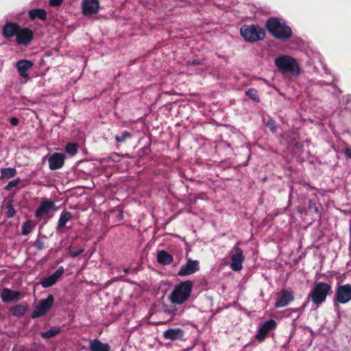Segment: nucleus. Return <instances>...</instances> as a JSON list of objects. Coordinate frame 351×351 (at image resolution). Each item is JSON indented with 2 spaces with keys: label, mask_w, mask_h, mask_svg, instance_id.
<instances>
[{
  "label": "nucleus",
  "mask_w": 351,
  "mask_h": 351,
  "mask_svg": "<svg viewBox=\"0 0 351 351\" xmlns=\"http://www.w3.org/2000/svg\"><path fill=\"white\" fill-rule=\"evenodd\" d=\"M293 291L289 289H282L275 302L276 308H283L287 306L294 300Z\"/></svg>",
  "instance_id": "obj_9"
},
{
  "label": "nucleus",
  "mask_w": 351,
  "mask_h": 351,
  "mask_svg": "<svg viewBox=\"0 0 351 351\" xmlns=\"http://www.w3.org/2000/svg\"><path fill=\"white\" fill-rule=\"evenodd\" d=\"M276 326L277 323L274 319H270L266 321L262 325H261L260 328H258V332L256 335V339L259 341H263L268 333L271 330H274Z\"/></svg>",
  "instance_id": "obj_10"
},
{
  "label": "nucleus",
  "mask_w": 351,
  "mask_h": 351,
  "mask_svg": "<svg viewBox=\"0 0 351 351\" xmlns=\"http://www.w3.org/2000/svg\"><path fill=\"white\" fill-rule=\"evenodd\" d=\"M65 160V156L62 153H54L48 159L49 167L51 170H57L60 169Z\"/></svg>",
  "instance_id": "obj_17"
},
{
  "label": "nucleus",
  "mask_w": 351,
  "mask_h": 351,
  "mask_svg": "<svg viewBox=\"0 0 351 351\" xmlns=\"http://www.w3.org/2000/svg\"><path fill=\"white\" fill-rule=\"evenodd\" d=\"M157 261L162 265H169L173 263V257L167 252L161 250L158 252Z\"/></svg>",
  "instance_id": "obj_22"
},
{
  "label": "nucleus",
  "mask_w": 351,
  "mask_h": 351,
  "mask_svg": "<svg viewBox=\"0 0 351 351\" xmlns=\"http://www.w3.org/2000/svg\"><path fill=\"white\" fill-rule=\"evenodd\" d=\"M245 95L247 96H248L251 99H252L253 101H254L255 102H260V97H259V95H258V92L256 89L255 88H249L246 92H245Z\"/></svg>",
  "instance_id": "obj_29"
},
{
  "label": "nucleus",
  "mask_w": 351,
  "mask_h": 351,
  "mask_svg": "<svg viewBox=\"0 0 351 351\" xmlns=\"http://www.w3.org/2000/svg\"><path fill=\"white\" fill-rule=\"evenodd\" d=\"M132 134L128 131H125L121 136H115L114 139L118 143H124L127 138H131Z\"/></svg>",
  "instance_id": "obj_32"
},
{
  "label": "nucleus",
  "mask_w": 351,
  "mask_h": 351,
  "mask_svg": "<svg viewBox=\"0 0 351 351\" xmlns=\"http://www.w3.org/2000/svg\"><path fill=\"white\" fill-rule=\"evenodd\" d=\"M20 182L21 179L19 178H17L15 180L10 181L8 184L5 186V189L7 191H11L13 188L17 186Z\"/></svg>",
  "instance_id": "obj_34"
},
{
  "label": "nucleus",
  "mask_w": 351,
  "mask_h": 351,
  "mask_svg": "<svg viewBox=\"0 0 351 351\" xmlns=\"http://www.w3.org/2000/svg\"><path fill=\"white\" fill-rule=\"evenodd\" d=\"M6 208L8 209V211L6 212L5 215L8 218H12L14 216L16 211L13 207V201L9 200L6 204Z\"/></svg>",
  "instance_id": "obj_31"
},
{
  "label": "nucleus",
  "mask_w": 351,
  "mask_h": 351,
  "mask_svg": "<svg viewBox=\"0 0 351 351\" xmlns=\"http://www.w3.org/2000/svg\"><path fill=\"white\" fill-rule=\"evenodd\" d=\"M1 179H10L16 174V169L12 167L1 168L0 169Z\"/></svg>",
  "instance_id": "obj_26"
},
{
  "label": "nucleus",
  "mask_w": 351,
  "mask_h": 351,
  "mask_svg": "<svg viewBox=\"0 0 351 351\" xmlns=\"http://www.w3.org/2000/svg\"><path fill=\"white\" fill-rule=\"evenodd\" d=\"M55 206L56 205L53 201L45 199L41 202L39 206L36 210L34 215L37 218H40L53 210Z\"/></svg>",
  "instance_id": "obj_16"
},
{
  "label": "nucleus",
  "mask_w": 351,
  "mask_h": 351,
  "mask_svg": "<svg viewBox=\"0 0 351 351\" xmlns=\"http://www.w3.org/2000/svg\"><path fill=\"white\" fill-rule=\"evenodd\" d=\"M33 65V62L28 60H20L16 62V68L20 76L25 79L29 78V75L27 71L29 70Z\"/></svg>",
  "instance_id": "obj_19"
},
{
  "label": "nucleus",
  "mask_w": 351,
  "mask_h": 351,
  "mask_svg": "<svg viewBox=\"0 0 351 351\" xmlns=\"http://www.w3.org/2000/svg\"><path fill=\"white\" fill-rule=\"evenodd\" d=\"M266 27L274 37L282 40L290 38L293 34L291 29L277 18L269 19L266 22Z\"/></svg>",
  "instance_id": "obj_3"
},
{
  "label": "nucleus",
  "mask_w": 351,
  "mask_h": 351,
  "mask_svg": "<svg viewBox=\"0 0 351 351\" xmlns=\"http://www.w3.org/2000/svg\"><path fill=\"white\" fill-rule=\"evenodd\" d=\"M65 151L71 156H74L77 152V145L74 143H69L66 145Z\"/></svg>",
  "instance_id": "obj_30"
},
{
  "label": "nucleus",
  "mask_w": 351,
  "mask_h": 351,
  "mask_svg": "<svg viewBox=\"0 0 351 351\" xmlns=\"http://www.w3.org/2000/svg\"><path fill=\"white\" fill-rule=\"evenodd\" d=\"M230 268L234 271H239L243 268V263L245 260L243 250L239 247L238 243L234 245L231 251Z\"/></svg>",
  "instance_id": "obj_7"
},
{
  "label": "nucleus",
  "mask_w": 351,
  "mask_h": 351,
  "mask_svg": "<svg viewBox=\"0 0 351 351\" xmlns=\"http://www.w3.org/2000/svg\"><path fill=\"white\" fill-rule=\"evenodd\" d=\"M63 0H49V4L52 7L59 6L62 4Z\"/></svg>",
  "instance_id": "obj_39"
},
{
  "label": "nucleus",
  "mask_w": 351,
  "mask_h": 351,
  "mask_svg": "<svg viewBox=\"0 0 351 351\" xmlns=\"http://www.w3.org/2000/svg\"><path fill=\"white\" fill-rule=\"evenodd\" d=\"M265 124L266 126L269 128L273 133L276 132L277 128L274 119L271 118L268 119Z\"/></svg>",
  "instance_id": "obj_36"
},
{
  "label": "nucleus",
  "mask_w": 351,
  "mask_h": 351,
  "mask_svg": "<svg viewBox=\"0 0 351 351\" xmlns=\"http://www.w3.org/2000/svg\"><path fill=\"white\" fill-rule=\"evenodd\" d=\"M64 269L62 266L58 269L51 275L44 278L40 281V285L43 288H47L53 286L56 283L58 279L64 274Z\"/></svg>",
  "instance_id": "obj_14"
},
{
  "label": "nucleus",
  "mask_w": 351,
  "mask_h": 351,
  "mask_svg": "<svg viewBox=\"0 0 351 351\" xmlns=\"http://www.w3.org/2000/svg\"><path fill=\"white\" fill-rule=\"evenodd\" d=\"M164 312L171 315V317L176 315V307L175 306H168L167 305H163Z\"/></svg>",
  "instance_id": "obj_33"
},
{
  "label": "nucleus",
  "mask_w": 351,
  "mask_h": 351,
  "mask_svg": "<svg viewBox=\"0 0 351 351\" xmlns=\"http://www.w3.org/2000/svg\"><path fill=\"white\" fill-rule=\"evenodd\" d=\"M73 217V215L69 211H63L60 214V218L58 219V226L56 227L57 230H62L66 223L69 221Z\"/></svg>",
  "instance_id": "obj_24"
},
{
  "label": "nucleus",
  "mask_w": 351,
  "mask_h": 351,
  "mask_svg": "<svg viewBox=\"0 0 351 351\" xmlns=\"http://www.w3.org/2000/svg\"><path fill=\"white\" fill-rule=\"evenodd\" d=\"M19 121L16 117H12L10 119V123L13 126H16L19 125Z\"/></svg>",
  "instance_id": "obj_42"
},
{
  "label": "nucleus",
  "mask_w": 351,
  "mask_h": 351,
  "mask_svg": "<svg viewBox=\"0 0 351 351\" xmlns=\"http://www.w3.org/2000/svg\"><path fill=\"white\" fill-rule=\"evenodd\" d=\"M335 300L340 304H346L351 300V285L346 284L339 285L335 291Z\"/></svg>",
  "instance_id": "obj_8"
},
{
  "label": "nucleus",
  "mask_w": 351,
  "mask_h": 351,
  "mask_svg": "<svg viewBox=\"0 0 351 351\" xmlns=\"http://www.w3.org/2000/svg\"><path fill=\"white\" fill-rule=\"evenodd\" d=\"M201 64H202L201 61L198 59L189 60L186 63L187 66H195V65H199Z\"/></svg>",
  "instance_id": "obj_40"
},
{
  "label": "nucleus",
  "mask_w": 351,
  "mask_h": 351,
  "mask_svg": "<svg viewBox=\"0 0 351 351\" xmlns=\"http://www.w3.org/2000/svg\"><path fill=\"white\" fill-rule=\"evenodd\" d=\"M180 1H184V0H180Z\"/></svg>",
  "instance_id": "obj_45"
},
{
  "label": "nucleus",
  "mask_w": 351,
  "mask_h": 351,
  "mask_svg": "<svg viewBox=\"0 0 351 351\" xmlns=\"http://www.w3.org/2000/svg\"><path fill=\"white\" fill-rule=\"evenodd\" d=\"M308 208L309 210H314L316 213L319 211L316 204L312 199H309L308 201Z\"/></svg>",
  "instance_id": "obj_38"
},
{
  "label": "nucleus",
  "mask_w": 351,
  "mask_h": 351,
  "mask_svg": "<svg viewBox=\"0 0 351 351\" xmlns=\"http://www.w3.org/2000/svg\"><path fill=\"white\" fill-rule=\"evenodd\" d=\"M60 332V328L53 327L44 332H42L40 335L43 339H49V338H51V337L56 336Z\"/></svg>",
  "instance_id": "obj_28"
},
{
  "label": "nucleus",
  "mask_w": 351,
  "mask_h": 351,
  "mask_svg": "<svg viewBox=\"0 0 351 351\" xmlns=\"http://www.w3.org/2000/svg\"><path fill=\"white\" fill-rule=\"evenodd\" d=\"M193 287V283L191 280L181 282L175 286L168 298L173 304H182L189 298Z\"/></svg>",
  "instance_id": "obj_2"
},
{
  "label": "nucleus",
  "mask_w": 351,
  "mask_h": 351,
  "mask_svg": "<svg viewBox=\"0 0 351 351\" xmlns=\"http://www.w3.org/2000/svg\"><path fill=\"white\" fill-rule=\"evenodd\" d=\"M90 351H110V347L108 343H104L100 340L95 339L90 342Z\"/></svg>",
  "instance_id": "obj_23"
},
{
  "label": "nucleus",
  "mask_w": 351,
  "mask_h": 351,
  "mask_svg": "<svg viewBox=\"0 0 351 351\" xmlns=\"http://www.w3.org/2000/svg\"><path fill=\"white\" fill-rule=\"evenodd\" d=\"M20 27L17 23L7 21L2 28L3 36L7 39L16 37Z\"/></svg>",
  "instance_id": "obj_15"
},
{
  "label": "nucleus",
  "mask_w": 351,
  "mask_h": 351,
  "mask_svg": "<svg viewBox=\"0 0 351 351\" xmlns=\"http://www.w3.org/2000/svg\"><path fill=\"white\" fill-rule=\"evenodd\" d=\"M274 64L278 71L282 74H290L298 77L301 73V69L297 60L289 55H280L274 60Z\"/></svg>",
  "instance_id": "obj_1"
},
{
  "label": "nucleus",
  "mask_w": 351,
  "mask_h": 351,
  "mask_svg": "<svg viewBox=\"0 0 351 351\" xmlns=\"http://www.w3.org/2000/svg\"><path fill=\"white\" fill-rule=\"evenodd\" d=\"M28 305L26 303L16 304L11 308V312L15 317L23 316L28 310Z\"/></svg>",
  "instance_id": "obj_25"
},
{
  "label": "nucleus",
  "mask_w": 351,
  "mask_h": 351,
  "mask_svg": "<svg viewBox=\"0 0 351 351\" xmlns=\"http://www.w3.org/2000/svg\"><path fill=\"white\" fill-rule=\"evenodd\" d=\"M54 297L52 294L48 295L46 299L41 300L35 310L32 313V318L36 319L45 315L53 306Z\"/></svg>",
  "instance_id": "obj_6"
},
{
  "label": "nucleus",
  "mask_w": 351,
  "mask_h": 351,
  "mask_svg": "<svg viewBox=\"0 0 351 351\" xmlns=\"http://www.w3.org/2000/svg\"><path fill=\"white\" fill-rule=\"evenodd\" d=\"M332 292V287L330 284L324 282L315 283L308 294V298L311 299L313 303L319 307L323 304L327 296Z\"/></svg>",
  "instance_id": "obj_4"
},
{
  "label": "nucleus",
  "mask_w": 351,
  "mask_h": 351,
  "mask_svg": "<svg viewBox=\"0 0 351 351\" xmlns=\"http://www.w3.org/2000/svg\"><path fill=\"white\" fill-rule=\"evenodd\" d=\"M28 16L31 21H34L36 19H38L41 21H45L47 18V13L44 9L36 8L29 10Z\"/></svg>",
  "instance_id": "obj_21"
},
{
  "label": "nucleus",
  "mask_w": 351,
  "mask_h": 351,
  "mask_svg": "<svg viewBox=\"0 0 351 351\" xmlns=\"http://www.w3.org/2000/svg\"><path fill=\"white\" fill-rule=\"evenodd\" d=\"M306 302L304 303L302 305V306L300 308H290V309H289V311H290L291 312H299V311H300L301 309H303L306 306Z\"/></svg>",
  "instance_id": "obj_43"
},
{
  "label": "nucleus",
  "mask_w": 351,
  "mask_h": 351,
  "mask_svg": "<svg viewBox=\"0 0 351 351\" xmlns=\"http://www.w3.org/2000/svg\"><path fill=\"white\" fill-rule=\"evenodd\" d=\"M241 35L245 40L249 43H254L265 38L264 30L258 25H243L240 29Z\"/></svg>",
  "instance_id": "obj_5"
},
{
  "label": "nucleus",
  "mask_w": 351,
  "mask_h": 351,
  "mask_svg": "<svg viewBox=\"0 0 351 351\" xmlns=\"http://www.w3.org/2000/svg\"><path fill=\"white\" fill-rule=\"evenodd\" d=\"M35 224L32 220L25 221L22 226L21 234L23 235H28L33 230Z\"/></svg>",
  "instance_id": "obj_27"
},
{
  "label": "nucleus",
  "mask_w": 351,
  "mask_h": 351,
  "mask_svg": "<svg viewBox=\"0 0 351 351\" xmlns=\"http://www.w3.org/2000/svg\"><path fill=\"white\" fill-rule=\"evenodd\" d=\"M84 252V249L81 247L77 250H74L71 247L69 248V254L71 257L75 258L78 256L80 254Z\"/></svg>",
  "instance_id": "obj_35"
},
{
  "label": "nucleus",
  "mask_w": 351,
  "mask_h": 351,
  "mask_svg": "<svg viewBox=\"0 0 351 351\" xmlns=\"http://www.w3.org/2000/svg\"><path fill=\"white\" fill-rule=\"evenodd\" d=\"M82 9L84 16H93L99 12V2L98 0H82Z\"/></svg>",
  "instance_id": "obj_11"
},
{
  "label": "nucleus",
  "mask_w": 351,
  "mask_h": 351,
  "mask_svg": "<svg viewBox=\"0 0 351 351\" xmlns=\"http://www.w3.org/2000/svg\"><path fill=\"white\" fill-rule=\"evenodd\" d=\"M130 268H126V269H123V272H124L125 274H128V273L130 272Z\"/></svg>",
  "instance_id": "obj_44"
},
{
  "label": "nucleus",
  "mask_w": 351,
  "mask_h": 351,
  "mask_svg": "<svg viewBox=\"0 0 351 351\" xmlns=\"http://www.w3.org/2000/svg\"><path fill=\"white\" fill-rule=\"evenodd\" d=\"M184 336V332L180 328H169L163 332V337L171 341L182 340Z\"/></svg>",
  "instance_id": "obj_18"
},
{
  "label": "nucleus",
  "mask_w": 351,
  "mask_h": 351,
  "mask_svg": "<svg viewBox=\"0 0 351 351\" xmlns=\"http://www.w3.org/2000/svg\"><path fill=\"white\" fill-rule=\"evenodd\" d=\"M34 246L38 250H43L45 248V242L41 239H36Z\"/></svg>",
  "instance_id": "obj_37"
},
{
  "label": "nucleus",
  "mask_w": 351,
  "mask_h": 351,
  "mask_svg": "<svg viewBox=\"0 0 351 351\" xmlns=\"http://www.w3.org/2000/svg\"><path fill=\"white\" fill-rule=\"evenodd\" d=\"M21 295V293L19 291H13L9 288H4L1 293V298L4 302H10L19 300Z\"/></svg>",
  "instance_id": "obj_20"
},
{
  "label": "nucleus",
  "mask_w": 351,
  "mask_h": 351,
  "mask_svg": "<svg viewBox=\"0 0 351 351\" xmlns=\"http://www.w3.org/2000/svg\"><path fill=\"white\" fill-rule=\"evenodd\" d=\"M344 155L346 158H351V147H346L344 150Z\"/></svg>",
  "instance_id": "obj_41"
},
{
  "label": "nucleus",
  "mask_w": 351,
  "mask_h": 351,
  "mask_svg": "<svg viewBox=\"0 0 351 351\" xmlns=\"http://www.w3.org/2000/svg\"><path fill=\"white\" fill-rule=\"evenodd\" d=\"M199 269V263L198 261L189 259L186 265L181 267L178 275L179 276H186L195 274Z\"/></svg>",
  "instance_id": "obj_13"
},
{
  "label": "nucleus",
  "mask_w": 351,
  "mask_h": 351,
  "mask_svg": "<svg viewBox=\"0 0 351 351\" xmlns=\"http://www.w3.org/2000/svg\"><path fill=\"white\" fill-rule=\"evenodd\" d=\"M33 38L34 32L31 29L20 27V30H19L16 38V42L19 45H27L31 43Z\"/></svg>",
  "instance_id": "obj_12"
}]
</instances>
